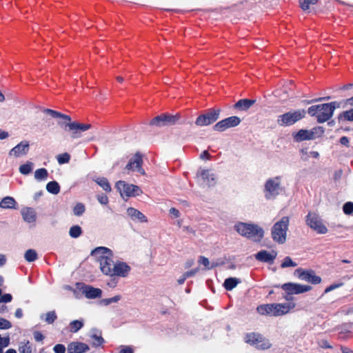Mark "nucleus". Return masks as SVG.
Here are the masks:
<instances>
[{
	"mask_svg": "<svg viewBox=\"0 0 353 353\" xmlns=\"http://www.w3.org/2000/svg\"><path fill=\"white\" fill-rule=\"evenodd\" d=\"M89 336L93 340L92 346L94 347H99L105 343V340L102 337L101 332L96 329H92L90 331Z\"/></svg>",
	"mask_w": 353,
	"mask_h": 353,
	"instance_id": "nucleus-25",
	"label": "nucleus"
},
{
	"mask_svg": "<svg viewBox=\"0 0 353 353\" xmlns=\"http://www.w3.org/2000/svg\"><path fill=\"white\" fill-rule=\"evenodd\" d=\"M289 224L288 216H283L274 223L271 229V236L274 241L279 244H283L286 241Z\"/></svg>",
	"mask_w": 353,
	"mask_h": 353,
	"instance_id": "nucleus-5",
	"label": "nucleus"
},
{
	"mask_svg": "<svg viewBox=\"0 0 353 353\" xmlns=\"http://www.w3.org/2000/svg\"><path fill=\"white\" fill-rule=\"evenodd\" d=\"M83 320H74L70 323L69 327L71 332L75 333L81 330L83 326Z\"/></svg>",
	"mask_w": 353,
	"mask_h": 353,
	"instance_id": "nucleus-34",
	"label": "nucleus"
},
{
	"mask_svg": "<svg viewBox=\"0 0 353 353\" xmlns=\"http://www.w3.org/2000/svg\"><path fill=\"white\" fill-rule=\"evenodd\" d=\"M12 300V296L10 294H4L0 297V303H10Z\"/></svg>",
	"mask_w": 353,
	"mask_h": 353,
	"instance_id": "nucleus-52",
	"label": "nucleus"
},
{
	"mask_svg": "<svg viewBox=\"0 0 353 353\" xmlns=\"http://www.w3.org/2000/svg\"><path fill=\"white\" fill-rule=\"evenodd\" d=\"M295 307L292 303L263 304L257 307V312L261 315L279 316L288 314Z\"/></svg>",
	"mask_w": 353,
	"mask_h": 353,
	"instance_id": "nucleus-3",
	"label": "nucleus"
},
{
	"mask_svg": "<svg viewBox=\"0 0 353 353\" xmlns=\"http://www.w3.org/2000/svg\"><path fill=\"white\" fill-rule=\"evenodd\" d=\"M282 177L277 176L268 179L264 184V196L268 200L274 199L283 190Z\"/></svg>",
	"mask_w": 353,
	"mask_h": 353,
	"instance_id": "nucleus-6",
	"label": "nucleus"
},
{
	"mask_svg": "<svg viewBox=\"0 0 353 353\" xmlns=\"http://www.w3.org/2000/svg\"><path fill=\"white\" fill-rule=\"evenodd\" d=\"M29 143L26 141H23L20 142L19 144H17L16 146H14L13 148H12L8 154L10 157H19L22 156H25L27 154V153L29 151Z\"/></svg>",
	"mask_w": 353,
	"mask_h": 353,
	"instance_id": "nucleus-20",
	"label": "nucleus"
},
{
	"mask_svg": "<svg viewBox=\"0 0 353 353\" xmlns=\"http://www.w3.org/2000/svg\"><path fill=\"white\" fill-rule=\"evenodd\" d=\"M178 120L177 115L161 114L156 117L150 121V125L163 127L174 124Z\"/></svg>",
	"mask_w": 353,
	"mask_h": 353,
	"instance_id": "nucleus-16",
	"label": "nucleus"
},
{
	"mask_svg": "<svg viewBox=\"0 0 353 353\" xmlns=\"http://www.w3.org/2000/svg\"><path fill=\"white\" fill-rule=\"evenodd\" d=\"M50 115L53 118H60L64 119L65 121H70L71 117L67 114H63L59 112L52 110Z\"/></svg>",
	"mask_w": 353,
	"mask_h": 353,
	"instance_id": "nucleus-42",
	"label": "nucleus"
},
{
	"mask_svg": "<svg viewBox=\"0 0 353 353\" xmlns=\"http://www.w3.org/2000/svg\"><path fill=\"white\" fill-rule=\"evenodd\" d=\"M199 263L201 265H203L206 269H212L214 267L216 266V264H210V262L208 260V259L203 256L199 257Z\"/></svg>",
	"mask_w": 353,
	"mask_h": 353,
	"instance_id": "nucleus-44",
	"label": "nucleus"
},
{
	"mask_svg": "<svg viewBox=\"0 0 353 353\" xmlns=\"http://www.w3.org/2000/svg\"><path fill=\"white\" fill-rule=\"evenodd\" d=\"M198 271H199V268H194L190 271H188V272H185L184 274L187 278H189V277L194 276L195 274H196L198 272Z\"/></svg>",
	"mask_w": 353,
	"mask_h": 353,
	"instance_id": "nucleus-58",
	"label": "nucleus"
},
{
	"mask_svg": "<svg viewBox=\"0 0 353 353\" xmlns=\"http://www.w3.org/2000/svg\"><path fill=\"white\" fill-rule=\"evenodd\" d=\"M220 112V109H210L205 114L198 117L195 124L199 127L209 125L219 118Z\"/></svg>",
	"mask_w": 353,
	"mask_h": 353,
	"instance_id": "nucleus-11",
	"label": "nucleus"
},
{
	"mask_svg": "<svg viewBox=\"0 0 353 353\" xmlns=\"http://www.w3.org/2000/svg\"><path fill=\"white\" fill-rule=\"evenodd\" d=\"M57 159L59 164H60V165H62L64 163H68L70 161V155L68 153L65 152V153L57 155Z\"/></svg>",
	"mask_w": 353,
	"mask_h": 353,
	"instance_id": "nucleus-40",
	"label": "nucleus"
},
{
	"mask_svg": "<svg viewBox=\"0 0 353 353\" xmlns=\"http://www.w3.org/2000/svg\"><path fill=\"white\" fill-rule=\"evenodd\" d=\"M118 353H134V349L131 345H120Z\"/></svg>",
	"mask_w": 353,
	"mask_h": 353,
	"instance_id": "nucleus-46",
	"label": "nucleus"
},
{
	"mask_svg": "<svg viewBox=\"0 0 353 353\" xmlns=\"http://www.w3.org/2000/svg\"><path fill=\"white\" fill-rule=\"evenodd\" d=\"M294 139L296 141H303L305 140L314 139L315 134L314 132L307 130H300L294 135Z\"/></svg>",
	"mask_w": 353,
	"mask_h": 353,
	"instance_id": "nucleus-26",
	"label": "nucleus"
},
{
	"mask_svg": "<svg viewBox=\"0 0 353 353\" xmlns=\"http://www.w3.org/2000/svg\"><path fill=\"white\" fill-rule=\"evenodd\" d=\"M98 201L103 205H105L108 203V198L106 195L102 194L97 197Z\"/></svg>",
	"mask_w": 353,
	"mask_h": 353,
	"instance_id": "nucleus-55",
	"label": "nucleus"
},
{
	"mask_svg": "<svg viewBox=\"0 0 353 353\" xmlns=\"http://www.w3.org/2000/svg\"><path fill=\"white\" fill-rule=\"evenodd\" d=\"M48 176V170L45 168H39L34 172V178L37 181L45 180Z\"/></svg>",
	"mask_w": 353,
	"mask_h": 353,
	"instance_id": "nucleus-36",
	"label": "nucleus"
},
{
	"mask_svg": "<svg viewBox=\"0 0 353 353\" xmlns=\"http://www.w3.org/2000/svg\"><path fill=\"white\" fill-rule=\"evenodd\" d=\"M54 353H65V347L62 344H57L53 347Z\"/></svg>",
	"mask_w": 353,
	"mask_h": 353,
	"instance_id": "nucleus-53",
	"label": "nucleus"
},
{
	"mask_svg": "<svg viewBox=\"0 0 353 353\" xmlns=\"http://www.w3.org/2000/svg\"><path fill=\"white\" fill-rule=\"evenodd\" d=\"M277 256V252L274 250L268 252L267 250H261L255 254L256 260L268 263H273Z\"/></svg>",
	"mask_w": 353,
	"mask_h": 353,
	"instance_id": "nucleus-22",
	"label": "nucleus"
},
{
	"mask_svg": "<svg viewBox=\"0 0 353 353\" xmlns=\"http://www.w3.org/2000/svg\"><path fill=\"white\" fill-rule=\"evenodd\" d=\"M37 253L33 249L28 250L24 254V258L28 262H33L37 259Z\"/></svg>",
	"mask_w": 353,
	"mask_h": 353,
	"instance_id": "nucleus-37",
	"label": "nucleus"
},
{
	"mask_svg": "<svg viewBox=\"0 0 353 353\" xmlns=\"http://www.w3.org/2000/svg\"><path fill=\"white\" fill-rule=\"evenodd\" d=\"M197 174L201 178L203 183L208 186H214L216 183V175L212 170L201 169Z\"/></svg>",
	"mask_w": 353,
	"mask_h": 353,
	"instance_id": "nucleus-18",
	"label": "nucleus"
},
{
	"mask_svg": "<svg viewBox=\"0 0 353 353\" xmlns=\"http://www.w3.org/2000/svg\"><path fill=\"white\" fill-rule=\"evenodd\" d=\"M255 103L254 100L251 99H241L238 101L234 104V108L241 110V111H246L248 110L254 103Z\"/></svg>",
	"mask_w": 353,
	"mask_h": 353,
	"instance_id": "nucleus-28",
	"label": "nucleus"
},
{
	"mask_svg": "<svg viewBox=\"0 0 353 353\" xmlns=\"http://www.w3.org/2000/svg\"><path fill=\"white\" fill-rule=\"evenodd\" d=\"M275 96L280 98L281 100L285 101L288 97V91L286 90H285L284 92H283V95H281L280 93L278 91H276L275 92Z\"/></svg>",
	"mask_w": 353,
	"mask_h": 353,
	"instance_id": "nucleus-56",
	"label": "nucleus"
},
{
	"mask_svg": "<svg viewBox=\"0 0 353 353\" xmlns=\"http://www.w3.org/2000/svg\"><path fill=\"white\" fill-rule=\"evenodd\" d=\"M240 283L241 280L235 277H230L225 280L223 286L225 290H232Z\"/></svg>",
	"mask_w": 353,
	"mask_h": 353,
	"instance_id": "nucleus-30",
	"label": "nucleus"
},
{
	"mask_svg": "<svg viewBox=\"0 0 353 353\" xmlns=\"http://www.w3.org/2000/svg\"><path fill=\"white\" fill-rule=\"evenodd\" d=\"M78 288L88 299H95L101 296L102 291L99 288H95L83 283H77Z\"/></svg>",
	"mask_w": 353,
	"mask_h": 353,
	"instance_id": "nucleus-19",
	"label": "nucleus"
},
{
	"mask_svg": "<svg viewBox=\"0 0 353 353\" xmlns=\"http://www.w3.org/2000/svg\"><path fill=\"white\" fill-rule=\"evenodd\" d=\"M305 221L307 225L318 234H325L328 231L321 218L315 212H309Z\"/></svg>",
	"mask_w": 353,
	"mask_h": 353,
	"instance_id": "nucleus-8",
	"label": "nucleus"
},
{
	"mask_svg": "<svg viewBox=\"0 0 353 353\" xmlns=\"http://www.w3.org/2000/svg\"><path fill=\"white\" fill-rule=\"evenodd\" d=\"M12 327V323L7 319L0 317V329L8 330Z\"/></svg>",
	"mask_w": 353,
	"mask_h": 353,
	"instance_id": "nucleus-47",
	"label": "nucleus"
},
{
	"mask_svg": "<svg viewBox=\"0 0 353 353\" xmlns=\"http://www.w3.org/2000/svg\"><path fill=\"white\" fill-rule=\"evenodd\" d=\"M121 299V295H116L113 297H111V298H108V299H103L101 301V303L103 305H108L110 304H112L113 303H117L118 301H119Z\"/></svg>",
	"mask_w": 353,
	"mask_h": 353,
	"instance_id": "nucleus-39",
	"label": "nucleus"
},
{
	"mask_svg": "<svg viewBox=\"0 0 353 353\" xmlns=\"http://www.w3.org/2000/svg\"><path fill=\"white\" fill-rule=\"evenodd\" d=\"M95 182L100 185L105 191L110 192L111 186L106 178L99 177L95 179Z\"/></svg>",
	"mask_w": 353,
	"mask_h": 353,
	"instance_id": "nucleus-35",
	"label": "nucleus"
},
{
	"mask_svg": "<svg viewBox=\"0 0 353 353\" xmlns=\"http://www.w3.org/2000/svg\"><path fill=\"white\" fill-rule=\"evenodd\" d=\"M127 214L134 221H139L141 223H145L148 221L146 216L139 210L134 208H128L127 209Z\"/></svg>",
	"mask_w": 353,
	"mask_h": 353,
	"instance_id": "nucleus-24",
	"label": "nucleus"
},
{
	"mask_svg": "<svg viewBox=\"0 0 353 353\" xmlns=\"http://www.w3.org/2000/svg\"><path fill=\"white\" fill-rule=\"evenodd\" d=\"M16 201L11 196L4 197L0 202V208L3 209L15 208Z\"/></svg>",
	"mask_w": 353,
	"mask_h": 353,
	"instance_id": "nucleus-29",
	"label": "nucleus"
},
{
	"mask_svg": "<svg viewBox=\"0 0 353 353\" xmlns=\"http://www.w3.org/2000/svg\"><path fill=\"white\" fill-rule=\"evenodd\" d=\"M85 210V205L81 203H78L73 209L74 214L78 216H81Z\"/></svg>",
	"mask_w": 353,
	"mask_h": 353,
	"instance_id": "nucleus-43",
	"label": "nucleus"
},
{
	"mask_svg": "<svg viewBox=\"0 0 353 353\" xmlns=\"http://www.w3.org/2000/svg\"><path fill=\"white\" fill-rule=\"evenodd\" d=\"M340 143L342 144V145H347L348 143H349V139L347 137H342L341 139H340Z\"/></svg>",
	"mask_w": 353,
	"mask_h": 353,
	"instance_id": "nucleus-63",
	"label": "nucleus"
},
{
	"mask_svg": "<svg viewBox=\"0 0 353 353\" xmlns=\"http://www.w3.org/2000/svg\"><path fill=\"white\" fill-rule=\"evenodd\" d=\"M143 160L140 154H136L132 157L125 166V169L137 172L141 174H145V171L142 168Z\"/></svg>",
	"mask_w": 353,
	"mask_h": 353,
	"instance_id": "nucleus-17",
	"label": "nucleus"
},
{
	"mask_svg": "<svg viewBox=\"0 0 353 353\" xmlns=\"http://www.w3.org/2000/svg\"><path fill=\"white\" fill-rule=\"evenodd\" d=\"M340 107V103L333 101L329 103H323L310 106L307 112L311 117H315L320 123L328 121L333 115L336 108Z\"/></svg>",
	"mask_w": 353,
	"mask_h": 353,
	"instance_id": "nucleus-2",
	"label": "nucleus"
},
{
	"mask_svg": "<svg viewBox=\"0 0 353 353\" xmlns=\"http://www.w3.org/2000/svg\"><path fill=\"white\" fill-rule=\"evenodd\" d=\"M305 114V112L303 110L288 112L279 115L277 119V123L280 126L292 125L303 118Z\"/></svg>",
	"mask_w": 353,
	"mask_h": 353,
	"instance_id": "nucleus-9",
	"label": "nucleus"
},
{
	"mask_svg": "<svg viewBox=\"0 0 353 353\" xmlns=\"http://www.w3.org/2000/svg\"><path fill=\"white\" fill-rule=\"evenodd\" d=\"M169 212H170V214L174 218H177V217L180 216L179 211L174 208H170Z\"/></svg>",
	"mask_w": 353,
	"mask_h": 353,
	"instance_id": "nucleus-57",
	"label": "nucleus"
},
{
	"mask_svg": "<svg viewBox=\"0 0 353 353\" xmlns=\"http://www.w3.org/2000/svg\"><path fill=\"white\" fill-rule=\"evenodd\" d=\"M58 124L60 126H65L68 130L71 132L70 137L72 139H79L81 137V133L91 128L92 125L88 123H81L76 121H59Z\"/></svg>",
	"mask_w": 353,
	"mask_h": 353,
	"instance_id": "nucleus-7",
	"label": "nucleus"
},
{
	"mask_svg": "<svg viewBox=\"0 0 353 353\" xmlns=\"http://www.w3.org/2000/svg\"><path fill=\"white\" fill-rule=\"evenodd\" d=\"M115 187L123 198L137 196L142 194V190L139 186L127 183L124 181L117 182Z\"/></svg>",
	"mask_w": 353,
	"mask_h": 353,
	"instance_id": "nucleus-10",
	"label": "nucleus"
},
{
	"mask_svg": "<svg viewBox=\"0 0 353 353\" xmlns=\"http://www.w3.org/2000/svg\"><path fill=\"white\" fill-rule=\"evenodd\" d=\"M307 157H312L314 159H318L319 157V153L316 151H311L310 152H305Z\"/></svg>",
	"mask_w": 353,
	"mask_h": 353,
	"instance_id": "nucleus-59",
	"label": "nucleus"
},
{
	"mask_svg": "<svg viewBox=\"0 0 353 353\" xmlns=\"http://www.w3.org/2000/svg\"><path fill=\"white\" fill-rule=\"evenodd\" d=\"M33 335H34V338L35 341H39V342L42 341L45 338L44 336L43 335V334L39 331L34 332Z\"/></svg>",
	"mask_w": 353,
	"mask_h": 353,
	"instance_id": "nucleus-54",
	"label": "nucleus"
},
{
	"mask_svg": "<svg viewBox=\"0 0 353 353\" xmlns=\"http://www.w3.org/2000/svg\"><path fill=\"white\" fill-rule=\"evenodd\" d=\"M33 168L34 163L31 161H27L19 166V170L21 174L28 175L32 172Z\"/></svg>",
	"mask_w": 353,
	"mask_h": 353,
	"instance_id": "nucleus-31",
	"label": "nucleus"
},
{
	"mask_svg": "<svg viewBox=\"0 0 353 353\" xmlns=\"http://www.w3.org/2000/svg\"><path fill=\"white\" fill-rule=\"evenodd\" d=\"M89 350V345L83 342L72 341L68 345V353H85Z\"/></svg>",
	"mask_w": 353,
	"mask_h": 353,
	"instance_id": "nucleus-23",
	"label": "nucleus"
},
{
	"mask_svg": "<svg viewBox=\"0 0 353 353\" xmlns=\"http://www.w3.org/2000/svg\"><path fill=\"white\" fill-rule=\"evenodd\" d=\"M9 136L8 133L4 130L0 129V139L3 140L8 138Z\"/></svg>",
	"mask_w": 353,
	"mask_h": 353,
	"instance_id": "nucleus-62",
	"label": "nucleus"
},
{
	"mask_svg": "<svg viewBox=\"0 0 353 353\" xmlns=\"http://www.w3.org/2000/svg\"><path fill=\"white\" fill-rule=\"evenodd\" d=\"M241 121V120L239 117L232 116L219 121L214 125L213 128L215 131L223 132L228 128L239 125Z\"/></svg>",
	"mask_w": 353,
	"mask_h": 353,
	"instance_id": "nucleus-14",
	"label": "nucleus"
},
{
	"mask_svg": "<svg viewBox=\"0 0 353 353\" xmlns=\"http://www.w3.org/2000/svg\"><path fill=\"white\" fill-rule=\"evenodd\" d=\"M210 155L209 154V152L207 151V150H205L203 151L201 155H200V158L203 160H205V159H210Z\"/></svg>",
	"mask_w": 353,
	"mask_h": 353,
	"instance_id": "nucleus-60",
	"label": "nucleus"
},
{
	"mask_svg": "<svg viewBox=\"0 0 353 353\" xmlns=\"http://www.w3.org/2000/svg\"><path fill=\"white\" fill-rule=\"evenodd\" d=\"M23 220L27 223H33L36 221V212L31 208H24L21 211Z\"/></svg>",
	"mask_w": 353,
	"mask_h": 353,
	"instance_id": "nucleus-27",
	"label": "nucleus"
},
{
	"mask_svg": "<svg viewBox=\"0 0 353 353\" xmlns=\"http://www.w3.org/2000/svg\"><path fill=\"white\" fill-rule=\"evenodd\" d=\"M317 2V0H300V6L303 10L309 9L310 5H314Z\"/></svg>",
	"mask_w": 353,
	"mask_h": 353,
	"instance_id": "nucleus-45",
	"label": "nucleus"
},
{
	"mask_svg": "<svg viewBox=\"0 0 353 353\" xmlns=\"http://www.w3.org/2000/svg\"><path fill=\"white\" fill-rule=\"evenodd\" d=\"M294 275L299 279L310 283L312 284H319L321 282V278L316 275L312 270L296 269L294 271Z\"/></svg>",
	"mask_w": 353,
	"mask_h": 353,
	"instance_id": "nucleus-12",
	"label": "nucleus"
},
{
	"mask_svg": "<svg viewBox=\"0 0 353 353\" xmlns=\"http://www.w3.org/2000/svg\"><path fill=\"white\" fill-rule=\"evenodd\" d=\"M14 315L17 319H21L23 315L22 310L21 308L17 309Z\"/></svg>",
	"mask_w": 353,
	"mask_h": 353,
	"instance_id": "nucleus-61",
	"label": "nucleus"
},
{
	"mask_svg": "<svg viewBox=\"0 0 353 353\" xmlns=\"http://www.w3.org/2000/svg\"><path fill=\"white\" fill-rule=\"evenodd\" d=\"M9 344H10V338L9 337H2L0 335V348H1L3 350L4 347H8L9 345Z\"/></svg>",
	"mask_w": 353,
	"mask_h": 353,
	"instance_id": "nucleus-51",
	"label": "nucleus"
},
{
	"mask_svg": "<svg viewBox=\"0 0 353 353\" xmlns=\"http://www.w3.org/2000/svg\"><path fill=\"white\" fill-rule=\"evenodd\" d=\"M343 210L345 214H351L353 212V203L347 202L343 205Z\"/></svg>",
	"mask_w": 353,
	"mask_h": 353,
	"instance_id": "nucleus-48",
	"label": "nucleus"
},
{
	"mask_svg": "<svg viewBox=\"0 0 353 353\" xmlns=\"http://www.w3.org/2000/svg\"><path fill=\"white\" fill-rule=\"evenodd\" d=\"M281 288L288 294H299L309 292L312 287L307 285H301L295 283H286L281 285Z\"/></svg>",
	"mask_w": 353,
	"mask_h": 353,
	"instance_id": "nucleus-15",
	"label": "nucleus"
},
{
	"mask_svg": "<svg viewBox=\"0 0 353 353\" xmlns=\"http://www.w3.org/2000/svg\"><path fill=\"white\" fill-rule=\"evenodd\" d=\"M343 285V283H342V282L334 283L330 285V286L327 287L324 291V293L327 294L334 290H336L339 288L342 287Z\"/></svg>",
	"mask_w": 353,
	"mask_h": 353,
	"instance_id": "nucleus-49",
	"label": "nucleus"
},
{
	"mask_svg": "<svg viewBox=\"0 0 353 353\" xmlns=\"http://www.w3.org/2000/svg\"><path fill=\"white\" fill-rule=\"evenodd\" d=\"M297 263L294 262L290 256H286L284 258L282 263L281 264V267L282 268H287L290 267H296Z\"/></svg>",
	"mask_w": 353,
	"mask_h": 353,
	"instance_id": "nucleus-41",
	"label": "nucleus"
},
{
	"mask_svg": "<svg viewBox=\"0 0 353 353\" xmlns=\"http://www.w3.org/2000/svg\"><path fill=\"white\" fill-rule=\"evenodd\" d=\"M46 190L51 194H57L60 192V186L57 181H53L47 183Z\"/></svg>",
	"mask_w": 353,
	"mask_h": 353,
	"instance_id": "nucleus-33",
	"label": "nucleus"
},
{
	"mask_svg": "<svg viewBox=\"0 0 353 353\" xmlns=\"http://www.w3.org/2000/svg\"><path fill=\"white\" fill-rule=\"evenodd\" d=\"M40 318L43 319L47 323L52 324L57 319V316L54 311H50L46 314H41Z\"/></svg>",
	"mask_w": 353,
	"mask_h": 353,
	"instance_id": "nucleus-32",
	"label": "nucleus"
},
{
	"mask_svg": "<svg viewBox=\"0 0 353 353\" xmlns=\"http://www.w3.org/2000/svg\"><path fill=\"white\" fill-rule=\"evenodd\" d=\"M130 271V267L124 262H117L114 263L111 270V274L109 276H117L126 277Z\"/></svg>",
	"mask_w": 353,
	"mask_h": 353,
	"instance_id": "nucleus-21",
	"label": "nucleus"
},
{
	"mask_svg": "<svg viewBox=\"0 0 353 353\" xmlns=\"http://www.w3.org/2000/svg\"><path fill=\"white\" fill-rule=\"evenodd\" d=\"M341 117H344V119L347 120V121H353V108L350 110H347V111L343 112L341 114Z\"/></svg>",
	"mask_w": 353,
	"mask_h": 353,
	"instance_id": "nucleus-50",
	"label": "nucleus"
},
{
	"mask_svg": "<svg viewBox=\"0 0 353 353\" xmlns=\"http://www.w3.org/2000/svg\"><path fill=\"white\" fill-rule=\"evenodd\" d=\"M82 234V230L79 225H73L70 228L69 234L72 238H78Z\"/></svg>",
	"mask_w": 353,
	"mask_h": 353,
	"instance_id": "nucleus-38",
	"label": "nucleus"
},
{
	"mask_svg": "<svg viewBox=\"0 0 353 353\" xmlns=\"http://www.w3.org/2000/svg\"><path fill=\"white\" fill-rule=\"evenodd\" d=\"M245 341L246 343L262 350L268 349L271 346L268 340L257 333H250L248 334L245 337Z\"/></svg>",
	"mask_w": 353,
	"mask_h": 353,
	"instance_id": "nucleus-13",
	"label": "nucleus"
},
{
	"mask_svg": "<svg viewBox=\"0 0 353 353\" xmlns=\"http://www.w3.org/2000/svg\"><path fill=\"white\" fill-rule=\"evenodd\" d=\"M91 255L99 263L101 272L105 275L111 274L114 265L113 253L106 247H98L91 252Z\"/></svg>",
	"mask_w": 353,
	"mask_h": 353,
	"instance_id": "nucleus-1",
	"label": "nucleus"
},
{
	"mask_svg": "<svg viewBox=\"0 0 353 353\" xmlns=\"http://www.w3.org/2000/svg\"><path fill=\"white\" fill-rule=\"evenodd\" d=\"M341 351L343 353H353V350L347 347H342Z\"/></svg>",
	"mask_w": 353,
	"mask_h": 353,
	"instance_id": "nucleus-64",
	"label": "nucleus"
},
{
	"mask_svg": "<svg viewBox=\"0 0 353 353\" xmlns=\"http://www.w3.org/2000/svg\"><path fill=\"white\" fill-rule=\"evenodd\" d=\"M234 228L240 235L256 242L260 241L264 235L263 229L257 224L239 222Z\"/></svg>",
	"mask_w": 353,
	"mask_h": 353,
	"instance_id": "nucleus-4",
	"label": "nucleus"
}]
</instances>
